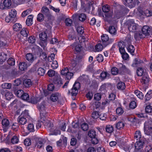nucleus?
<instances>
[{
    "label": "nucleus",
    "instance_id": "1",
    "mask_svg": "<svg viewBox=\"0 0 152 152\" xmlns=\"http://www.w3.org/2000/svg\"><path fill=\"white\" fill-rule=\"evenodd\" d=\"M38 108L40 111V121L44 124L45 127L50 132L53 131V124L50 121L48 120L46 118V114L45 112V102H43L41 104L37 106Z\"/></svg>",
    "mask_w": 152,
    "mask_h": 152
},
{
    "label": "nucleus",
    "instance_id": "2",
    "mask_svg": "<svg viewBox=\"0 0 152 152\" xmlns=\"http://www.w3.org/2000/svg\"><path fill=\"white\" fill-rule=\"evenodd\" d=\"M118 67L119 74L123 75L126 74H131L130 70L126 68L125 65L122 63L118 64Z\"/></svg>",
    "mask_w": 152,
    "mask_h": 152
},
{
    "label": "nucleus",
    "instance_id": "3",
    "mask_svg": "<svg viewBox=\"0 0 152 152\" xmlns=\"http://www.w3.org/2000/svg\"><path fill=\"white\" fill-rule=\"evenodd\" d=\"M101 39L102 42V43L104 47H106L107 45L112 42L114 41V39H109L108 35L105 34H103L102 35Z\"/></svg>",
    "mask_w": 152,
    "mask_h": 152
},
{
    "label": "nucleus",
    "instance_id": "4",
    "mask_svg": "<svg viewBox=\"0 0 152 152\" xmlns=\"http://www.w3.org/2000/svg\"><path fill=\"white\" fill-rule=\"evenodd\" d=\"M88 135L89 137L92 139V142L93 144H96L98 143V140L96 138V132L95 130L93 129L90 130L88 132Z\"/></svg>",
    "mask_w": 152,
    "mask_h": 152
},
{
    "label": "nucleus",
    "instance_id": "5",
    "mask_svg": "<svg viewBox=\"0 0 152 152\" xmlns=\"http://www.w3.org/2000/svg\"><path fill=\"white\" fill-rule=\"evenodd\" d=\"M56 74L53 78V83L57 87H59L63 84L60 75L58 74L57 75V73Z\"/></svg>",
    "mask_w": 152,
    "mask_h": 152
},
{
    "label": "nucleus",
    "instance_id": "6",
    "mask_svg": "<svg viewBox=\"0 0 152 152\" xmlns=\"http://www.w3.org/2000/svg\"><path fill=\"white\" fill-rule=\"evenodd\" d=\"M80 84L79 83L75 82L73 85L72 89L69 91V92L72 96H76L78 93V89L79 88Z\"/></svg>",
    "mask_w": 152,
    "mask_h": 152
},
{
    "label": "nucleus",
    "instance_id": "7",
    "mask_svg": "<svg viewBox=\"0 0 152 152\" xmlns=\"http://www.w3.org/2000/svg\"><path fill=\"white\" fill-rule=\"evenodd\" d=\"M128 29L130 32H135L137 28V24L134 23L133 20L129 21L128 23Z\"/></svg>",
    "mask_w": 152,
    "mask_h": 152
},
{
    "label": "nucleus",
    "instance_id": "8",
    "mask_svg": "<svg viewBox=\"0 0 152 152\" xmlns=\"http://www.w3.org/2000/svg\"><path fill=\"white\" fill-rule=\"evenodd\" d=\"M124 4L130 8L134 7L136 4L137 0H122Z\"/></svg>",
    "mask_w": 152,
    "mask_h": 152
},
{
    "label": "nucleus",
    "instance_id": "9",
    "mask_svg": "<svg viewBox=\"0 0 152 152\" xmlns=\"http://www.w3.org/2000/svg\"><path fill=\"white\" fill-rule=\"evenodd\" d=\"M125 125V121L124 119H122L116 123L115 128L118 130L123 129Z\"/></svg>",
    "mask_w": 152,
    "mask_h": 152
},
{
    "label": "nucleus",
    "instance_id": "10",
    "mask_svg": "<svg viewBox=\"0 0 152 152\" xmlns=\"http://www.w3.org/2000/svg\"><path fill=\"white\" fill-rule=\"evenodd\" d=\"M3 130L4 132H6L9 127L10 122L9 120L7 119H4L2 121Z\"/></svg>",
    "mask_w": 152,
    "mask_h": 152
},
{
    "label": "nucleus",
    "instance_id": "11",
    "mask_svg": "<svg viewBox=\"0 0 152 152\" xmlns=\"http://www.w3.org/2000/svg\"><path fill=\"white\" fill-rule=\"evenodd\" d=\"M17 14V12L15 9L12 10L9 13V15L11 18V19L13 22H15L17 20V18L16 17Z\"/></svg>",
    "mask_w": 152,
    "mask_h": 152
},
{
    "label": "nucleus",
    "instance_id": "12",
    "mask_svg": "<svg viewBox=\"0 0 152 152\" xmlns=\"http://www.w3.org/2000/svg\"><path fill=\"white\" fill-rule=\"evenodd\" d=\"M61 95L58 93H55L51 94L50 96L51 100L53 102L57 101L60 98Z\"/></svg>",
    "mask_w": 152,
    "mask_h": 152
},
{
    "label": "nucleus",
    "instance_id": "13",
    "mask_svg": "<svg viewBox=\"0 0 152 152\" xmlns=\"http://www.w3.org/2000/svg\"><path fill=\"white\" fill-rule=\"evenodd\" d=\"M144 140L142 139L139 141L136 142L135 144V148L138 150L142 148L144 144Z\"/></svg>",
    "mask_w": 152,
    "mask_h": 152
},
{
    "label": "nucleus",
    "instance_id": "14",
    "mask_svg": "<svg viewBox=\"0 0 152 152\" xmlns=\"http://www.w3.org/2000/svg\"><path fill=\"white\" fill-rule=\"evenodd\" d=\"M45 141L42 138H39L36 140L35 146L39 148H40L44 145Z\"/></svg>",
    "mask_w": 152,
    "mask_h": 152
},
{
    "label": "nucleus",
    "instance_id": "15",
    "mask_svg": "<svg viewBox=\"0 0 152 152\" xmlns=\"http://www.w3.org/2000/svg\"><path fill=\"white\" fill-rule=\"evenodd\" d=\"M137 74L138 76H143L145 74H147L146 69L142 67H138L137 70Z\"/></svg>",
    "mask_w": 152,
    "mask_h": 152
},
{
    "label": "nucleus",
    "instance_id": "16",
    "mask_svg": "<svg viewBox=\"0 0 152 152\" xmlns=\"http://www.w3.org/2000/svg\"><path fill=\"white\" fill-rule=\"evenodd\" d=\"M142 33L145 37L148 35L150 31V28L147 25L144 26L142 28Z\"/></svg>",
    "mask_w": 152,
    "mask_h": 152
},
{
    "label": "nucleus",
    "instance_id": "17",
    "mask_svg": "<svg viewBox=\"0 0 152 152\" xmlns=\"http://www.w3.org/2000/svg\"><path fill=\"white\" fill-rule=\"evenodd\" d=\"M72 47L75 51L77 53L80 52L81 50L82 47L81 45L77 43L73 44L72 45Z\"/></svg>",
    "mask_w": 152,
    "mask_h": 152
},
{
    "label": "nucleus",
    "instance_id": "18",
    "mask_svg": "<svg viewBox=\"0 0 152 152\" xmlns=\"http://www.w3.org/2000/svg\"><path fill=\"white\" fill-rule=\"evenodd\" d=\"M142 76V78L140 80L141 83L143 85L147 84L149 82V78L148 74H145L144 75Z\"/></svg>",
    "mask_w": 152,
    "mask_h": 152
},
{
    "label": "nucleus",
    "instance_id": "19",
    "mask_svg": "<svg viewBox=\"0 0 152 152\" xmlns=\"http://www.w3.org/2000/svg\"><path fill=\"white\" fill-rule=\"evenodd\" d=\"M125 45L124 43L120 42L118 44V48H119L120 52L121 54L125 53V51L124 49Z\"/></svg>",
    "mask_w": 152,
    "mask_h": 152
},
{
    "label": "nucleus",
    "instance_id": "20",
    "mask_svg": "<svg viewBox=\"0 0 152 152\" xmlns=\"http://www.w3.org/2000/svg\"><path fill=\"white\" fill-rule=\"evenodd\" d=\"M18 121L20 125H24L27 123V120L26 118L20 116L18 117Z\"/></svg>",
    "mask_w": 152,
    "mask_h": 152
},
{
    "label": "nucleus",
    "instance_id": "21",
    "mask_svg": "<svg viewBox=\"0 0 152 152\" xmlns=\"http://www.w3.org/2000/svg\"><path fill=\"white\" fill-rule=\"evenodd\" d=\"M140 13L142 15L147 17L151 16L152 13L149 10L147 9L141 11Z\"/></svg>",
    "mask_w": 152,
    "mask_h": 152
},
{
    "label": "nucleus",
    "instance_id": "22",
    "mask_svg": "<svg viewBox=\"0 0 152 152\" xmlns=\"http://www.w3.org/2000/svg\"><path fill=\"white\" fill-rule=\"evenodd\" d=\"M144 132L147 135H152V126L144 127Z\"/></svg>",
    "mask_w": 152,
    "mask_h": 152
},
{
    "label": "nucleus",
    "instance_id": "23",
    "mask_svg": "<svg viewBox=\"0 0 152 152\" xmlns=\"http://www.w3.org/2000/svg\"><path fill=\"white\" fill-rule=\"evenodd\" d=\"M4 96L5 99L9 100L12 98L13 95L12 92L6 90L4 91Z\"/></svg>",
    "mask_w": 152,
    "mask_h": 152
},
{
    "label": "nucleus",
    "instance_id": "24",
    "mask_svg": "<svg viewBox=\"0 0 152 152\" xmlns=\"http://www.w3.org/2000/svg\"><path fill=\"white\" fill-rule=\"evenodd\" d=\"M105 47L102 43V44H98L95 46V52L101 51Z\"/></svg>",
    "mask_w": 152,
    "mask_h": 152
},
{
    "label": "nucleus",
    "instance_id": "25",
    "mask_svg": "<svg viewBox=\"0 0 152 152\" xmlns=\"http://www.w3.org/2000/svg\"><path fill=\"white\" fill-rule=\"evenodd\" d=\"M134 138L137 140H140L142 139L144 140L143 138L142 137L141 133L139 130L136 131L134 135Z\"/></svg>",
    "mask_w": 152,
    "mask_h": 152
},
{
    "label": "nucleus",
    "instance_id": "26",
    "mask_svg": "<svg viewBox=\"0 0 152 152\" xmlns=\"http://www.w3.org/2000/svg\"><path fill=\"white\" fill-rule=\"evenodd\" d=\"M22 25L19 23H17L13 26V28L14 31H18L22 28Z\"/></svg>",
    "mask_w": 152,
    "mask_h": 152
},
{
    "label": "nucleus",
    "instance_id": "27",
    "mask_svg": "<svg viewBox=\"0 0 152 152\" xmlns=\"http://www.w3.org/2000/svg\"><path fill=\"white\" fill-rule=\"evenodd\" d=\"M42 12L47 16H50V15L49 9L47 7H43L42 8Z\"/></svg>",
    "mask_w": 152,
    "mask_h": 152
},
{
    "label": "nucleus",
    "instance_id": "28",
    "mask_svg": "<svg viewBox=\"0 0 152 152\" xmlns=\"http://www.w3.org/2000/svg\"><path fill=\"white\" fill-rule=\"evenodd\" d=\"M33 18V16L32 15H30L28 16L26 21V24L27 26H29L32 25Z\"/></svg>",
    "mask_w": 152,
    "mask_h": 152
},
{
    "label": "nucleus",
    "instance_id": "29",
    "mask_svg": "<svg viewBox=\"0 0 152 152\" xmlns=\"http://www.w3.org/2000/svg\"><path fill=\"white\" fill-rule=\"evenodd\" d=\"M136 40H139L140 39L145 37L142 33L139 32L135 33L134 36Z\"/></svg>",
    "mask_w": 152,
    "mask_h": 152
},
{
    "label": "nucleus",
    "instance_id": "30",
    "mask_svg": "<svg viewBox=\"0 0 152 152\" xmlns=\"http://www.w3.org/2000/svg\"><path fill=\"white\" fill-rule=\"evenodd\" d=\"M23 84L26 87H30L32 85V82L30 79H26L24 80Z\"/></svg>",
    "mask_w": 152,
    "mask_h": 152
},
{
    "label": "nucleus",
    "instance_id": "31",
    "mask_svg": "<svg viewBox=\"0 0 152 152\" xmlns=\"http://www.w3.org/2000/svg\"><path fill=\"white\" fill-rule=\"evenodd\" d=\"M19 67L21 71H24L27 69V66L26 63L25 62H20L19 64Z\"/></svg>",
    "mask_w": 152,
    "mask_h": 152
},
{
    "label": "nucleus",
    "instance_id": "32",
    "mask_svg": "<svg viewBox=\"0 0 152 152\" xmlns=\"http://www.w3.org/2000/svg\"><path fill=\"white\" fill-rule=\"evenodd\" d=\"M39 37L41 40L45 41L47 40V36L45 32H42L39 34Z\"/></svg>",
    "mask_w": 152,
    "mask_h": 152
},
{
    "label": "nucleus",
    "instance_id": "33",
    "mask_svg": "<svg viewBox=\"0 0 152 152\" xmlns=\"http://www.w3.org/2000/svg\"><path fill=\"white\" fill-rule=\"evenodd\" d=\"M117 87L119 89L122 90L125 89L126 86L124 82H120L117 84Z\"/></svg>",
    "mask_w": 152,
    "mask_h": 152
},
{
    "label": "nucleus",
    "instance_id": "34",
    "mask_svg": "<svg viewBox=\"0 0 152 152\" xmlns=\"http://www.w3.org/2000/svg\"><path fill=\"white\" fill-rule=\"evenodd\" d=\"M152 97V90L149 91L147 93L145 97V101H148Z\"/></svg>",
    "mask_w": 152,
    "mask_h": 152
},
{
    "label": "nucleus",
    "instance_id": "35",
    "mask_svg": "<svg viewBox=\"0 0 152 152\" xmlns=\"http://www.w3.org/2000/svg\"><path fill=\"white\" fill-rule=\"evenodd\" d=\"M134 93L137 97L140 99H142L143 98L144 95L141 91L138 90H136Z\"/></svg>",
    "mask_w": 152,
    "mask_h": 152
},
{
    "label": "nucleus",
    "instance_id": "36",
    "mask_svg": "<svg viewBox=\"0 0 152 152\" xmlns=\"http://www.w3.org/2000/svg\"><path fill=\"white\" fill-rule=\"evenodd\" d=\"M29 33L27 29L26 28H23L20 31V34L24 37H27Z\"/></svg>",
    "mask_w": 152,
    "mask_h": 152
},
{
    "label": "nucleus",
    "instance_id": "37",
    "mask_svg": "<svg viewBox=\"0 0 152 152\" xmlns=\"http://www.w3.org/2000/svg\"><path fill=\"white\" fill-rule=\"evenodd\" d=\"M116 30L115 27L113 26L109 27V32L112 34L115 35L116 33Z\"/></svg>",
    "mask_w": 152,
    "mask_h": 152
},
{
    "label": "nucleus",
    "instance_id": "38",
    "mask_svg": "<svg viewBox=\"0 0 152 152\" xmlns=\"http://www.w3.org/2000/svg\"><path fill=\"white\" fill-rule=\"evenodd\" d=\"M142 61H140V59H135L134 60L132 65L133 67H136L138 65L142 63Z\"/></svg>",
    "mask_w": 152,
    "mask_h": 152
},
{
    "label": "nucleus",
    "instance_id": "39",
    "mask_svg": "<svg viewBox=\"0 0 152 152\" xmlns=\"http://www.w3.org/2000/svg\"><path fill=\"white\" fill-rule=\"evenodd\" d=\"M127 49L129 53L131 54L133 53L135 50V48L134 46L132 45H129L127 47Z\"/></svg>",
    "mask_w": 152,
    "mask_h": 152
},
{
    "label": "nucleus",
    "instance_id": "40",
    "mask_svg": "<svg viewBox=\"0 0 152 152\" xmlns=\"http://www.w3.org/2000/svg\"><path fill=\"white\" fill-rule=\"evenodd\" d=\"M26 58L29 61H32L34 60L33 55L30 53L27 54L26 55Z\"/></svg>",
    "mask_w": 152,
    "mask_h": 152
},
{
    "label": "nucleus",
    "instance_id": "41",
    "mask_svg": "<svg viewBox=\"0 0 152 152\" xmlns=\"http://www.w3.org/2000/svg\"><path fill=\"white\" fill-rule=\"evenodd\" d=\"M41 97H33L32 98L31 102V103L34 104H37L38 102L40 101L42 99Z\"/></svg>",
    "mask_w": 152,
    "mask_h": 152
},
{
    "label": "nucleus",
    "instance_id": "42",
    "mask_svg": "<svg viewBox=\"0 0 152 152\" xmlns=\"http://www.w3.org/2000/svg\"><path fill=\"white\" fill-rule=\"evenodd\" d=\"M100 76L102 80H103L107 78V77L109 76V75L108 73L105 72H102L100 74Z\"/></svg>",
    "mask_w": 152,
    "mask_h": 152
},
{
    "label": "nucleus",
    "instance_id": "43",
    "mask_svg": "<svg viewBox=\"0 0 152 152\" xmlns=\"http://www.w3.org/2000/svg\"><path fill=\"white\" fill-rule=\"evenodd\" d=\"M106 132L109 133H111L113 131V126L111 125H107L105 128Z\"/></svg>",
    "mask_w": 152,
    "mask_h": 152
},
{
    "label": "nucleus",
    "instance_id": "44",
    "mask_svg": "<svg viewBox=\"0 0 152 152\" xmlns=\"http://www.w3.org/2000/svg\"><path fill=\"white\" fill-rule=\"evenodd\" d=\"M4 7L6 8L9 7L11 5V1L10 0H4L3 2Z\"/></svg>",
    "mask_w": 152,
    "mask_h": 152
},
{
    "label": "nucleus",
    "instance_id": "45",
    "mask_svg": "<svg viewBox=\"0 0 152 152\" xmlns=\"http://www.w3.org/2000/svg\"><path fill=\"white\" fill-rule=\"evenodd\" d=\"M19 139L16 136H13L11 139V142L13 144H16L18 143Z\"/></svg>",
    "mask_w": 152,
    "mask_h": 152
},
{
    "label": "nucleus",
    "instance_id": "46",
    "mask_svg": "<svg viewBox=\"0 0 152 152\" xmlns=\"http://www.w3.org/2000/svg\"><path fill=\"white\" fill-rule=\"evenodd\" d=\"M27 129L30 132H34V126L33 124H29L27 127Z\"/></svg>",
    "mask_w": 152,
    "mask_h": 152
},
{
    "label": "nucleus",
    "instance_id": "47",
    "mask_svg": "<svg viewBox=\"0 0 152 152\" xmlns=\"http://www.w3.org/2000/svg\"><path fill=\"white\" fill-rule=\"evenodd\" d=\"M111 72L112 75H116L119 74V72L118 68L116 67H113L111 69Z\"/></svg>",
    "mask_w": 152,
    "mask_h": 152
},
{
    "label": "nucleus",
    "instance_id": "48",
    "mask_svg": "<svg viewBox=\"0 0 152 152\" xmlns=\"http://www.w3.org/2000/svg\"><path fill=\"white\" fill-rule=\"evenodd\" d=\"M37 73L40 76H43L45 73V70L42 68H39L37 70Z\"/></svg>",
    "mask_w": 152,
    "mask_h": 152
},
{
    "label": "nucleus",
    "instance_id": "49",
    "mask_svg": "<svg viewBox=\"0 0 152 152\" xmlns=\"http://www.w3.org/2000/svg\"><path fill=\"white\" fill-rule=\"evenodd\" d=\"M11 86V84L10 83H5L2 84V88L4 89H9Z\"/></svg>",
    "mask_w": 152,
    "mask_h": 152
},
{
    "label": "nucleus",
    "instance_id": "50",
    "mask_svg": "<svg viewBox=\"0 0 152 152\" xmlns=\"http://www.w3.org/2000/svg\"><path fill=\"white\" fill-rule=\"evenodd\" d=\"M78 17L79 20L81 21H85L86 18V16L84 13H82L80 14Z\"/></svg>",
    "mask_w": 152,
    "mask_h": 152
},
{
    "label": "nucleus",
    "instance_id": "51",
    "mask_svg": "<svg viewBox=\"0 0 152 152\" xmlns=\"http://www.w3.org/2000/svg\"><path fill=\"white\" fill-rule=\"evenodd\" d=\"M15 94L18 97H21L23 94V91L22 90H19L17 91H15Z\"/></svg>",
    "mask_w": 152,
    "mask_h": 152
},
{
    "label": "nucleus",
    "instance_id": "52",
    "mask_svg": "<svg viewBox=\"0 0 152 152\" xmlns=\"http://www.w3.org/2000/svg\"><path fill=\"white\" fill-rule=\"evenodd\" d=\"M152 126V119L149 118L144 124V127Z\"/></svg>",
    "mask_w": 152,
    "mask_h": 152
},
{
    "label": "nucleus",
    "instance_id": "53",
    "mask_svg": "<svg viewBox=\"0 0 152 152\" xmlns=\"http://www.w3.org/2000/svg\"><path fill=\"white\" fill-rule=\"evenodd\" d=\"M81 128L84 131H86L88 129V126L87 124L84 123L81 125Z\"/></svg>",
    "mask_w": 152,
    "mask_h": 152
},
{
    "label": "nucleus",
    "instance_id": "54",
    "mask_svg": "<svg viewBox=\"0 0 152 152\" xmlns=\"http://www.w3.org/2000/svg\"><path fill=\"white\" fill-rule=\"evenodd\" d=\"M24 144L26 146H29L31 144V140L30 138H27L24 140Z\"/></svg>",
    "mask_w": 152,
    "mask_h": 152
},
{
    "label": "nucleus",
    "instance_id": "55",
    "mask_svg": "<svg viewBox=\"0 0 152 152\" xmlns=\"http://www.w3.org/2000/svg\"><path fill=\"white\" fill-rule=\"evenodd\" d=\"M116 113L119 115H121L124 113L123 109L121 107H118L116 109Z\"/></svg>",
    "mask_w": 152,
    "mask_h": 152
},
{
    "label": "nucleus",
    "instance_id": "56",
    "mask_svg": "<svg viewBox=\"0 0 152 152\" xmlns=\"http://www.w3.org/2000/svg\"><path fill=\"white\" fill-rule=\"evenodd\" d=\"M99 112L94 111L92 114V117L94 119H96L99 117Z\"/></svg>",
    "mask_w": 152,
    "mask_h": 152
},
{
    "label": "nucleus",
    "instance_id": "57",
    "mask_svg": "<svg viewBox=\"0 0 152 152\" xmlns=\"http://www.w3.org/2000/svg\"><path fill=\"white\" fill-rule=\"evenodd\" d=\"M152 111V107L148 105L145 108V112L147 113H151Z\"/></svg>",
    "mask_w": 152,
    "mask_h": 152
},
{
    "label": "nucleus",
    "instance_id": "58",
    "mask_svg": "<svg viewBox=\"0 0 152 152\" xmlns=\"http://www.w3.org/2000/svg\"><path fill=\"white\" fill-rule=\"evenodd\" d=\"M7 63L10 65L12 66L15 64V61L13 58L9 59L7 61Z\"/></svg>",
    "mask_w": 152,
    "mask_h": 152
},
{
    "label": "nucleus",
    "instance_id": "59",
    "mask_svg": "<svg viewBox=\"0 0 152 152\" xmlns=\"http://www.w3.org/2000/svg\"><path fill=\"white\" fill-rule=\"evenodd\" d=\"M102 10L104 13H107L110 11V8L108 5H105L103 6Z\"/></svg>",
    "mask_w": 152,
    "mask_h": 152
},
{
    "label": "nucleus",
    "instance_id": "60",
    "mask_svg": "<svg viewBox=\"0 0 152 152\" xmlns=\"http://www.w3.org/2000/svg\"><path fill=\"white\" fill-rule=\"evenodd\" d=\"M48 76L50 77H53L56 74L55 71L52 69L49 70L48 72Z\"/></svg>",
    "mask_w": 152,
    "mask_h": 152
},
{
    "label": "nucleus",
    "instance_id": "61",
    "mask_svg": "<svg viewBox=\"0 0 152 152\" xmlns=\"http://www.w3.org/2000/svg\"><path fill=\"white\" fill-rule=\"evenodd\" d=\"M31 10L30 9H27L26 10L23 11L21 14V16L22 17H24L30 13Z\"/></svg>",
    "mask_w": 152,
    "mask_h": 152
},
{
    "label": "nucleus",
    "instance_id": "62",
    "mask_svg": "<svg viewBox=\"0 0 152 152\" xmlns=\"http://www.w3.org/2000/svg\"><path fill=\"white\" fill-rule=\"evenodd\" d=\"M129 106L130 108L134 109L137 106L136 102L134 101L131 102L130 103Z\"/></svg>",
    "mask_w": 152,
    "mask_h": 152
},
{
    "label": "nucleus",
    "instance_id": "63",
    "mask_svg": "<svg viewBox=\"0 0 152 152\" xmlns=\"http://www.w3.org/2000/svg\"><path fill=\"white\" fill-rule=\"evenodd\" d=\"M44 20V16L43 14L39 13L38 14L37 18V20L39 22H41Z\"/></svg>",
    "mask_w": 152,
    "mask_h": 152
},
{
    "label": "nucleus",
    "instance_id": "64",
    "mask_svg": "<svg viewBox=\"0 0 152 152\" xmlns=\"http://www.w3.org/2000/svg\"><path fill=\"white\" fill-rule=\"evenodd\" d=\"M69 71L68 69L67 68H64L61 70V74L65 76Z\"/></svg>",
    "mask_w": 152,
    "mask_h": 152
}]
</instances>
